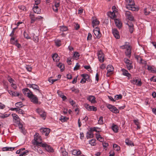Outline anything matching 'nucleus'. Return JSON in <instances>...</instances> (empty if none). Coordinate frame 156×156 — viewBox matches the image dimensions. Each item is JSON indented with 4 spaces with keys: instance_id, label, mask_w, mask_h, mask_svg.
<instances>
[{
    "instance_id": "nucleus-1",
    "label": "nucleus",
    "mask_w": 156,
    "mask_h": 156,
    "mask_svg": "<svg viewBox=\"0 0 156 156\" xmlns=\"http://www.w3.org/2000/svg\"><path fill=\"white\" fill-rule=\"evenodd\" d=\"M127 4L126 7L127 9L133 11L138 10V9L135 6L134 1L133 0H125Z\"/></svg>"
},
{
    "instance_id": "nucleus-2",
    "label": "nucleus",
    "mask_w": 156,
    "mask_h": 156,
    "mask_svg": "<svg viewBox=\"0 0 156 156\" xmlns=\"http://www.w3.org/2000/svg\"><path fill=\"white\" fill-rule=\"evenodd\" d=\"M32 144L37 146H41V138L38 133H36L34 135V139L32 141Z\"/></svg>"
},
{
    "instance_id": "nucleus-3",
    "label": "nucleus",
    "mask_w": 156,
    "mask_h": 156,
    "mask_svg": "<svg viewBox=\"0 0 156 156\" xmlns=\"http://www.w3.org/2000/svg\"><path fill=\"white\" fill-rule=\"evenodd\" d=\"M40 147H44L46 150L49 152L52 153L54 152L53 148L49 145L46 143H43L41 144Z\"/></svg>"
},
{
    "instance_id": "nucleus-4",
    "label": "nucleus",
    "mask_w": 156,
    "mask_h": 156,
    "mask_svg": "<svg viewBox=\"0 0 156 156\" xmlns=\"http://www.w3.org/2000/svg\"><path fill=\"white\" fill-rule=\"evenodd\" d=\"M28 98H30L31 101L34 103L36 104L38 103V99L37 97L33 93H31Z\"/></svg>"
},
{
    "instance_id": "nucleus-5",
    "label": "nucleus",
    "mask_w": 156,
    "mask_h": 156,
    "mask_svg": "<svg viewBox=\"0 0 156 156\" xmlns=\"http://www.w3.org/2000/svg\"><path fill=\"white\" fill-rule=\"evenodd\" d=\"M125 14L126 17L129 20L131 21L134 20V18L132 14L129 11H125Z\"/></svg>"
},
{
    "instance_id": "nucleus-6",
    "label": "nucleus",
    "mask_w": 156,
    "mask_h": 156,
    "mask_svg": "<svg viewBox=\"0 0 156 156\" xmlns=\"http://www.w3.org/2000/svg\"><path fill=\"white\" fill-rule=\"evenodd\" d=\"M124 62L126 64V65L128 69L130 70L133 68V66L131 62L127 58L124 59Z\"/></svg>"
},
{
    "instance_id": "nucleus-7",
    "label": "nucleus",
    "mask_w": 156,
    "mask_h": 156,
    "mask_svg": "<svg viewBox=\"0 0 156 156\" xmlns=\"http://www.w3.org/2000/svg\"><path fill=\"white\" fill-rule=\"evenodd\" d=\"M124 48L126 49L125 53L126 56L129 58H130L131 54V48L129 45H125L123 46Z\"/></svg>"
},
{
    "instance_id": "nucleus-8",
    "label": "nucleus",
    "mask_w": 156,
    "mask_h": 156,
    "mask_svg": "<svg viewBox=\"0 0 156 156\" xmlns=\"http://www.w3.org/2000/svg\"><path fill=\"white\" fill-rule=\"evenodd\" d=\"M108 108L111 111L115 113L116 114L119 112V111L118 109L113 105L108 104Z\"/></svg>"
},
{
    "instance_id": "nucleus-9",
    "label": "nucleus",
    "mask_w": 156,
    "mask_h": 156,
    "mask_svg": "<svg viewBox=\"0 0 156 156\" xmlns=\"http://www.w3.org/2000/svg\"><path fill=\"white\" fill-rule=\"evenodd\" d=\"M40 131L43 135L48 136L50 132V129L48 128H41Z\"/></svg>"
},
{
    "instance_id": "nucleus-10",
    "label": "nucleus",
    "mask_w": 156,
    "mask_h": 156,
    "mask_svg": "<svg viewBox=\"0 0 156 156\" xmlns=\"http://www.w3.org/2000/svg\"><path fill=\"white\" fill-rule=\"evenodd\" d=\"M93 32L97 38H99L101 36V34L100 33L99 29L97 27L95 28L93 30Z\"/></svg>"
},
{
    "instance_id": "nucleus-11",
    "label": "nucleus",
    "mask_w": 156,
    "mask_h": 156,
    "mask_svg": "<svg viewBox=\"0 0 156 156\" xmlns=\"http://www.w3.org/2000/svg\"><path fill=\"white\" fill-rule=\"evenodd\" d=\"M12 115L13 119V122L14 123V124H18V123L20 122V119L18 116L15 113L12 114Z\"/></svg>"
},
{
    "instance_id": "nucleus-12",
    "label": "nucleus",
    "mask_w": 156,
    "mask_h": 156,
    "mask_svg": "<svg viewBox=\"0 0 156 156\" xmlns=\"http://www.w3.org/2000/svg\"><path fill=\"white\" fill-rule=\"evenodd\" d=\"M100 22L98 20L94 17H92V24L93 27H97L99 25Z\"/></svg>"
},
{
    "instance_id": "nucleus-13",
    "label": "nucleus",
    "mask_w": 156,
    "mask_h": 156,
    "mask_svg": "<svg viewBox=\"0 0 156 156\" xmlns=\"http://www.w3.org/2000/svg\"><path fill=\"white\" fill-rule=\"evenodd\" d=\"M131 82L133 84L136 85L138 86H140L142 84L141 80H138L136 78L133 79L131 80Z\"/></svg>"
},
{
    "instance_id": "nucleus-14",
    "label": "nucleus",
    "mask_w": 156,
    "mask_h": 156,
    "mask_svg": "<svg viewBox=\"0 0 156 156\" xmlns=\"http://www.w3.org/2000/svg\"><path fill=\"white\" fill-rule=\"evenodd\" d=\"M97 55L99 61L101 62H103L104 61V55L102 51H99L97 53Z\"/></svg>"
},
{
    "instance_id": "nucleus-15",
    "label": "nucleus",
    "mask_w": 156,
    "mask_h": 156,
    "mask_svg": "<svg viewBox=\"0 0 156 156\" xmlns=\"http://www.w3.org/2000/svg\"><path fill=\"white\" fill-rule=\"evenodd\" d=\"M85 107L88 111H96L97 110L96 107L94 106H90L88 104H86L84 105Z\"/></svg>"
},
{
    "instance_id": "nucleus-16",
    "label": "nucleus",
    "mask_w": 156,
    "mask_h": 156,
    "mask_svg": "<svg viewBox=\"0 0 156 156\" xmlns=\"http://www.w3.org/2000/svg\"><path fill=\"white\" fill-rule=\"evenodd\" d=\"M114 68L112 65H108V76L113 74Z\"/></svg>"
},
{
    "instance_id": "nucleus-17",
    "label": "nucleus",
    "mask_w": 156,
    "mask_h": 156,
    "mask_svg": "<svg viewBox=\"0 0 156 156\" xmlns=\"http://www.w3.org/2000/svg\"><path fill=\"white\" fill-rule=\"evenodd\" d=\"M22 91L23 94L26 95L27 97H28V96L31 94V93H32V91H31L29 89L27 88H26L23 89Z\"/></svg>"
},
{
    "instance_id": "nucleus-18",
    "label": "nucleus",
    "mask_w": 156,
    "mask_h": 156,
    "mask_svg": "<svg viewBox=\"0 0 156 156\" xmlns=\"http://www.w3.org/2000/svg\"><path fill=\"white\" fill-rule=\"evenodd\" d=\"M28 86L30 88H31L34 90H37L39 93L41 92V90H39V87L38 86L35 84H29Z\"/></svg>"
},
{
    "instance_id": "nucleus-19",
    "label": "nucleus",
    "mask_w": 156,
    "mask_h": 156,
    "mask_svg": "<svg viewBox=\"0 0 156 156\" xmlns=\"http://www.w3.org/2000/svg\"><path fill=\"white\" fill-rule=\"evenodd\" d=\"M112 31L113 35L115 38L118 39L120 38L119 33L117 29H114L112 30Z\"/></svg>"
},
{
    "instance_id": "nucleus-20",
    "label": "nucleus",
    "mask_w": 156,
    "mask_h": 156,
    "mask_svg": "<svg viewBox=\"0 0 156 156\" xmlns=\"http://www.w3.org/2000/svg\"><path fill=\"white\" fill-rule=\"evenodd\" d=\"M87 100L92 103H95L96 102L95 98L94 96L90 95L87 98Z\"/></svg>"
},
{
    "instance_id": "nucleus-21",
    "label": "nucleus",
    "mask_w": 156,
    "mask_h": 156,
    "mask_svg": "<svg viewBox=\"0 0 156 156\" xmlns=\"http://www.w3.org/2000/svg\"><path fill=\"white\" fill-rule=\"evenodd\" d=\"M72 154L75 155H79L81 154V151L79 149H74L72 152Z\"/></svg>"
},
{
    "instance_id": "nucleus-22",
    "label": "nucleus",
    "mask_w": 156,
    "mask_h": 156,
    "mask_svg": "<svg viewBox=\"0 0 156 156\" xmlns=\"http://www.w3.org/2000/svg\"><path fill=\"white\" fill-rule=\"evenodd\" d=\"M111 129L115 133H117L118 131L119 127L117 125L113 124L111 127Z\"/></svg>"
},
{
    "instance_id": "nucleus-23",
    "label": "nucleus",
    "mask_w": 156,
    "mask_h": 156,
    "mask_svg": "<svg viewBox=\"0 0 156 156\" xmlns=\"http://www.w3.org/2000/svg\"><path fill=\"white\" fill-rule=\"evenodd\" d=\"M52 58L54 61L56 62H58L59 60V57L58 56V54L56 53L53 54Z\"/></svg>"
},
{
    "instance_id": "nucleus-24",
    "label": "nucleus",
    "mask_w": 156,
    "mask_h": 156,
    "mask_svg": "<svg viewBox=\"0 0 156 156\" xmlns=\"http://www.w3.org/2000/svg\"><path fill=\"white\" fill-rule=\"evenodd\" d=\"M121 71L122 73V74L123 75L128 77H129L131 76L130 74L128 73L127 70L124 69H122Z\"/></svg>"
},
{
    "instance_id": "nucleus-25",
    "label": "nucleus",
    "mask_w": 156,
    "mask_h": 156,
    "mask_svg": "<svg viewBox=\"0 0 156 156\" xmlns=\"http://www.w3.org/2000/svg\"><path fill=\"white\" fill-rule=\"evenodd\" d=\"M116 11V10H114L112 12H110L108 15L112 19H114L116 17V16L115 14V11Z\"/></svg>"
},
{
    "instance_id": "nucleus-26",
    "label": "nucleus",
    "mask_w": 156,
    "mask_h": 156,
    "mask_svg": "<svg viewBox=\"0 0 156 156\" xmlns=\"http://www.w3.org/2000/svg\"><path fill=\"white\" fill-rule=\"evenodd\" d=\"M115 23L116 26L119 29L120 28L122 27V24L119 20L117 19H114Z\"/></svg>"
},
{
    "instance_id": "nucleus-27",
    "label": "nucleus",
    "mask_w": 156,
    "mask_h": 156,
    "mask_svg": "<svg viewBox=\"0 0 156 156\" xmlns=\"http://www.w3.org/2000/svg\"><path fill=\"white\" fill-rule=\"evenodd\" d=\"M10 36L11 37L10 39V42L11 44H13V43H15L16 41H17V40L16 39V35Z\"/></svg>"
},
{
    "instance_id": "nucleus-28",
    "label": "nucleus",
    "mask_w": 156,
    "mask_h": 156,
    "mask_svg": "<svg viewBox=\"0 0 156 156\" xmlns=\"http://www.w3.org/2000/svg\"><path fill=\"white\" fill-rule=\"evenodd\" d=\"M125 143L126 145L128 146H134L133 143L131 140H129L128 139H126Z\"/></svg>"
},
{
    "instance_id": "nucleus-29",
    "label": "nucleus",
    "mask_w": 156,
    "mask_h": 156,
    "mask_svg": "<svg viewBox=\"0 0 156 156\" xmlns=\"http://www.w3.org/2000/svg\"><path fill=\"white\" fill-rule=\"evenodd\" d=\"M127 24L128 25L129 28L130 32L132 33L133 31V25L132 23H127Z\"/></svg>"
},
{
    "instance_id": "nucleus-30",
    "label": "nucleus",
    "mask_w": 156,
    "mask_h": 156,
    "mask_svg": "<svg viewBox=\"0 0 156 156\" xmlns=\"http://www.w3.org/2000/svg\"><path fill=\"white\" fill-rule=\"evenodd\" d=\"M14 147H3L2 148V150L3 151H12L14 150Z\"/></svg>"
},
{
    "instance_id": "nucleus-31",
    "label": "nucleus",
    "mask_w": 156,
    "mask_h": 156,
    "mask_svg": "<svg viewBox=\"0 0 156 156\" xmlns=\"http://www.w3.org/2000/svg\"><path fill=\"white\" fill-rule=\"evenodd\" d=\"M16 126H18L19 129H20L22 133H24L25 132H24V129H23V125L22 124L20 123V122L18 123V124H15Z\"/></svg>"
},
{
    "instance_id": "nucleus-32",
    "label": "nucleus",
    "mask_w": 156,
    "mask_h": 156,
    "mask_svg": "<svg viewBox=\"0 0 156 156\" xmlns=\"http://www.w3.org/2000/svg\"><path fill=\"white\" fill-rule=\"evenodd\" d=\"M93 131H88L87 133V139L92 138L93 137V134L92 133Z\"/></svg>"
},
{
    "instance_id": "nucleus-33",
    "label": "nucleus",
    "mask_w": 156,
    "mask_h": 156,
    "mask_svg": "<svg viewBox=\"0 0 156 156\" xmlns=\"http://www.w3.org/2000/svg\"><path fill=\"white\" fill-rule=\"evenodd\" d=\"M57 66L60 69L61 71H63L64 70V65L61 63H59L57 65Z\"/></svg>"
},
{
    "instance_id": "nucleus-34",
    "label": "nucleus",
    "mask_w": 156,
    "mask_h": 156,
    "mask_svg": "<svg viewBox=\"0 0 156 156\" xmlns=\"http://www.w3.org/2000/svg\"><path fill=\"white\" fill-rule=\"evenodd\" d=\"M90 130L91 131H95L97 132H99L101 131V129L97 127H93L90 128Z\"/></svg>"
},
{
    "instance_id": "nucleus-35",
    "label": "nucleus",
    "mask_w": 156,
    "mask_h": 156,
    "mask_svg": "<svg viewBox=\"0 0 156 156\" xmlns=\"http://www.w3.org/2000/svg\"><path fill=\"white\" fill-rule=\"evenodd\" d=\"M9 114L0 113V118L1 119H4L9 117Z\"/></svg>"
},
{
    "instance_id": "nucleus-36",
    "label": "nucleus",
    "mask_w": 156,
    "mask_h": 156,
    "mask_svg": "<svg viewBox=\"0 0 156 156\" xmlns=\"http://www.w3.org/2000/svg\"><path fill=\"white\" fill-rule=\"evenodd\" d=\"M96 140L95 139H91L89 141V143L93 146H95L96 144L95 142Z\"/></svg>"
},
{
    "instance_id": "nucleus-37",
    "label": "nucleus",
    "mask_w": 156,
    "mask_h": 156,
    "mask_svg": "<svg viewBox=\"0 0 156 156\" xmlns=\"http://www.w3.org/2000/svg\"><path fill=\"white\" fill-rule=\"evenodd\" d=\"M96 138L97 140L100 142H102L103 141V139L99 134H96Z\"/></svg>"
},
{
    "instance_id": "nucleus-38",
    "label": "nucleus",
    "mask_w": 156,
    "mask_h": 156,
    "mask_svg": "<svg viewBox=\"0 0 156 156\" xmlns=\"http://www.w3.org/2000/svg\"><path fill=\"white\" fill-rule=\"evenodd\" d=\"M59 7V6L55 4L52 6V9L53 11L56 12H58V8Z\"/></svg>"
},
{
    "instance_id": "nucleus-39",
    "label": "nucleus",
    "mask_w": 156,
    "mask_h": 156,
    "mask_svg": "<svg viewBox=\"0 0 156 156\" xmlns=\"http://www.w3.org/2000/svg\"><path fill=\"white\" fill-rule=\"evenodd\" d=\"M147 69L148 70L150 71L152 73H156V70L154 69L150 66H148Z\"/></svg>"
},
{
    "instance_id": "nucleus-40",
    "label": "nucleus",
    "mask_w": 156,
    "mask_h": 156,
    "mask_svg": "<svg viewBox=\"0 0 156 156\" xmlns=\"http://www.w3.org/2000/svg\"><path fill=\"white\" fill-rule=\"evenodd\" d=\"M55 45L56 46L58 47L61 45V41L59 40H57L55 41Z\"/></svg>"
},
{
    "instance_id": "nucleus-41",
    "label": "nucleus",
    "mask_w": 156,
    "mask_h": 156,
    "mask_svg": "<svg viewBox=\"0 0 156 156\" xmlns=\"http://www.w3.org/2000/svg\"><path fill=\"white\" fill-rule=\"evenodd\" d=\"M29 16L32 21H35V18L36 16V15L33 13H31L30 14Z\"/></svg>"
},
{
    "instance_id": "nucleus-42",
    "label": "nucleus",
    "mask_w": 156,
    "mask_h": 156,
    "mask_svg": "<svg viewBox=\"0 0 156 156\" xmlns=\"http://www.w3.org/2000/svg\"><path fill=\"white\" fill-rule=\"evenodd\" d=\"M15 105L16 107L19 108H21L23 106L22 103L21 102L16 103L15 104Z\"/></svg>"
},
{
    "instance_id": "nucleus-43",
    "label": "nucleus",
    "mask_w": 156,
    "mask_h": 156,
    "mask_svg": "<svg viewBox=\"0 0 156 156\" xmlns=\"http://www.w3.org/2000/svg\"><path fill=\"white\" fill-rule=\"evenodd\" d=\"M113 148L115 149L116 151H119L120 150V147L119 146L116 144H114L113 146Z\"/></svg>"
},
{
    "instance_id": "nucleus-44",
    "label": "nucleus",
    "mask_w": 156,
    "mask_h": 156,
    "mask_svg": "<svg viewBox=\"0 0 156 156\" xmlns=\"http://www.w3.org/2000/svg\"><path fill=\"white\" fill-rule=\"evenodd\" d=\"M35 34H33V40L35 42V43H37L39 41L38 37L37 36H34Z\"/></svg>"
},
{
    "instance_id": "nucleus-45",
    "label": "nucleus",
    "mask_w": 156,
    "mask_h": 156,
    "mask_svg": "<svg viewBox=\"0 0 156 156\" xmlns=\"http://www.w3.org/2000/svg\"><path fill=\"white\" fill-rule=\"evenodd\" d=\"M81 76L82 77L83 79H84L87 80H88L89 77L88 75L87 74H82L81 75Z\"/></svg>"
},
{
    "instance_id": "nucleus-46",
    "label": "nucleus",
    "mask_w": 156,
    "mask_h": 156,
    "mask_svg": "<svg viewBox=\"0 0 156 156\" xmlns=\"http://www.w3.org/2000/svg\"><path fill=\"white\" fill-rule=\"evenodd\" d=\"M122 96L121 94L116 95L115 96V100H118L122 99Z\"/></svg>"
},
{
    "instance_id": "nucleus-47",
    "label": "nucleus",
    "mask_w": 156,
    "mask_h": 156,
    "mask_svg": "<svg viewBox=\"0 0 156 156\" xmlns=\"http://www.w3.org/2000/svg\"><path fill=\"white\" fill-rule=\"evenodd\" d=\"M24 36L25 38L27 39H30L31 37L29 36L28 34L25 31L23 33Z\"/></svg>"
},
{
    "instance_id": "nucleus-48",
    "label": "nucleus",
    "mask_w": 156,
    "mask_h": 156,
    "mask_svg": "<svg viewBox=\"0 0 156 156\" xmlns=\"http://www.w3.org/2000/svg\"><path fill=\"white\" fill-rule=\"evenodd\" d=\"M29 153V151L26 150L25 151L21 153L19 156H24L27 155Z\"/></svg>"
},
{
    "instance_id": "nucleus-49",
    "label": "nucleus",
    "mask_w": 156,
    "mask_h": 156,
    "mask_svg": "<svg viewBox=\"0 0 156 156\" xmlns=\"http://www.w3.org/2000/svg\"><path fill=\"white\" fill-rule=\"evenodd\" d=\"M67 27L65 26H62L60 28L61 31H66L67 30Z\"/></svg>"
},
{
    "instance_id": "nucleus-50",
    "label": "nucleus",
    "mask_w": 156,
    "mask_h": 156,
    "mask_svg": "<svg viewBox=\"0 0 156 156\" xmlns=\"http://www.w3.org/2000/svg\"><path fill=\"white\" fill-rule=\"evenodd\" d=\"M135 58L137 59V62L139 63L142 60V58L139 55H136L135 56Z\"/></svg>"
},
{
    "instance_id": "nucleus-51",
    "label": "nucleus",
    "mask_w": 156,
    "mask_h": 156,
    "mask_svg": "<svg viewBox=\"0 0 156 156\" xmlns=\"http://www.w3.org/2000/svg\"><path fill=\"white\" fill-rule=\"evenodd\" d=\"M133 122L137 126V128L138 129L140 128V126H139V122L138 121V120H133Z\"/></svg>"
},
{
    "instance_id": "nucleus-52",
    "label": "nucleus",
    "mask_w": 156,
    "mask_h": 156,
    "mask_svg": "<svg viewBox=\"0 0 156 156\" xmlns=\"http://www.w3.org/2000/svg\"><path fill=\"white\" fill-rule=\"evenodd\" d=\"M17 112L19 114L23 115L24 114V112L23 110L19 108Z\"/></svg>"
},
{
    "instance_id": "nucleus-53",
    "label": "nucleus",
    "mask_w": 156,
    "mask_h": 156,
    "mask_svg": "<svg viewBox=\"0 0 156 156\" xmlns=\"http://www.w3.org/2000/svg\"><path fill=\"white\" fill-rule=\"evenodd\" d=\"M31 146L33 150H34L35 151H37V150L38 148V147H40L39 146H37L36 145H34V144H33L32 145H31Z\"/></svg>"
},
{
    "instance_id": "nucleus-54",
    "label": "nucleus",
    "mask_w": 156,
    "mask_h": 156,
    "mask_svg": "<svg viewBox=\"0 0 156 156\" xmlns=\"http://www.w3.org/2000/svg\"><path fill=\"white\" fill-rule=\"evenodd\" d=\"M144 11L146 15H148L150 12V11L148 10V9L147 8H145L144 9Z\"/></svg>"
},
{
    "instance_id": "nucleus-55",
    "label": "nucleus",
    "mask_w": 156,
    "mask_h": 156,
    "mask_svg": "<svg viewBox=\"0 0 156 156\" xmlns=\"http://www.w3.org/2000/svg\"><path fill=\"white\" fill-rule=\"evenodd\" d=\"M103 118L102 116H101L99 118V120H98V123L100 124H102L103 123Z\"/></svg>"
},
{
    "instance_id": "nucleus-56",
    "label": "nucleus",
    "mask_w": 156,
    "mask_h": 156,
    "mask_svg": "<svg viewBox=\"0 0 156 156\" xmlns=\"http://www.w3.org/2000/svg\"><path fill=\"white\" fill-rule=\"evenodd\" d=\"M33 11L34 12L37 14H40L41 12V9H34V10Z\"/></svg>"
},
{
    "instance_id": "nucleus-57",
    "label": "nucleus",
    "mask_w": 156,
    "mask_h": 156,
    "mask_svg": "<svg viewBox=\"0 0 156 156\" xmlns=\"http://www.w3.org/2000/svg\"><path fill=\"white\" fill-rule=\"evenodd\" d=\"M53 3L55 5L58 6H60V1L59 0H54Z\"/></svg>"
},
{
    "instance_id": "nucleus-58",
    "label": "nucleus",
    "mask_w": 156,
    "mask_h": 156,
    "mask_svg": "<svg viewBox=\"0 0 156 156\" xmlns=\"http://www.w3.org/2000/svg\"><path fill=\"white\" fill-rule=\"evenodd\" d=\"M19 9L24 11H26L27 10L26 7L24 5H21L19 6Z\"/></svg>"
},
{
    "instance_id": "nucleus-59",
    "label": "nucleus",
    "mask_w": 156,
    "mask_h": 156,
    "mask_svg": "<svg viewBox=\"0 0 156 156\" xmlns=\"http://www.w3.org/2000/svg\"><path fill=\"white\" fill-rule=\"evenodd\" d=\"M79 56V54L77 52H75L73 55V57L76 58H78Z\"/></svg>"
},
{
    "instance_id": "nucleus-60",
    "label": "nucleus",
    "mask_w": 156,
    "mask_h": 156,
    "mask_svg": "<svg viewBox=\"0 0 156 156\" xmlns=\"http://www.w3.org/2000/svg\"><path fill=\"white\" fill-rule=\"evenodd\" d=\"M80 66L79 64V63H77L76 64V65L75 66V67H74L73 70L75 71L77 70L78 69H79V67H80Z\"/></svg>"
},
{
    "instance_id": "nucleus-61",
    "label": "nucleus",
    "mask_w": 156,
    "mask_h": 156,
    "mask_svg": "<svg viewBox=\"0 0 156 156\" xmlns=\"http://www.w3.org/2000/svg\"><path fill=\"white\" fill-rule=\"evenodd\" d=\"M8 92L10 95H12V96H15V92L11 90H8Z\"/></svg>"
},
{
    "instance_id": "nucleus-62",
    "label": "nucleus",
    "mask_w": 156,
    "mask_h": 156,
    "mask_svg": "<svg viewBox=\"0 0 156 156\" xmlns=\"http://www.w3.org/2000/svg\"><path fill=\"white\" fill-rule=\"evenodd\" d=\"M43 18V17L41 16H36L35 18V21H37V20H41Z\"/></svg>"
},
{
    "instance_id": "nucleus-63",
    "label": "nucleus",
    "mask_w": 156,
    "mask_h": 156,
    "mask_svg": "<svg viewBox=\"0 0 156 156\" xmlns=\"http://www.w3.org/2000/svg\"><path fill=\"white\" fill-rule=\"evenodd\" d=\"M102 144L104 147V150L106 151L107 148V144L106 143H102Z\"/></svg>"
},
{
    "instance_id": "nucleus-64",
    "label": "nucleus",
    "mask_w": 156,
    "mask_h": 156,
    "mask_svg": "<svg viewBox=\"0 0 156 156\" xmlns=\"http://www.w3.org/2000/svg\"><path fill=\"white\" fill-rule=\"evenodd\" d=\"M62 154L63 156H68V152L66 151H62Z\"/></svg>"
}]
</instances>
